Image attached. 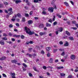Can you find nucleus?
<instances>
[{"mask_svg":"<svg viewBox=\"0 0 78 78\" xmlns=\"http://www.w3.org/2000/svg\"><path fill=\"white\" fill-rule=\"evenodd\" d=\"M24 29L26 30V32L29 35H32V34H34V32H32L29 28H27V27H25Z\"/></svg>","mask_w":78,"mask_h":78,"instance_id":"f257e3e1","label":"nucleus"},{"mask_svg":"<svg viewBox=\"0 0 78 78\" xmlns=\"http://www.w3.org/2000/svg\"><path fill=\"white\" fill-rule=\"evenodd\" d=\"M53 7L54 8H53L52 7H49L48 9V10L49 11H50V12H53V9H56V5H54Z\"/></svg>","mask_w":78,"mask_h":78,"instance_id":"f03ea898","label":"nucleus"},{"mask_svg":"<svg viewBox=\"0 0 78 78\" xmlns=\"http://www.w3.org/2000/svg\"><path fill=\"white\" fill-rule=\"evenodd\" d=\"M8 11L9 12V15H11L13 14V12H12V8H10L8 9Z\"/></svg>","mask_w":78,"mask_h":78,"instance_id":"7ed1b4c3","label":"nucleus"},{"mask_svg":"<svg viewBox=\"0 0 78 78\" xmlns=\"http://www.w3.org/2000/svg\"><path fill=\"white\" fill-rule=\"evenodd\" d=\"M45 11H46V9L45 8H43L42 14L45 15L47 14V12Z\"/></svg>","mask_w":78,"mask_h":78,"instance_id":"20e7f679","label":"nucleus"},{"mask_svg":"<svg viewBox=\"0 0 78 78\" xmlns=\"http://www.w3.org/2000/svg\"><path fill=\"white\" fill-rule=\"evenodd\" d=\"M63 30V28L62 27H60L58 29L57 31H58V33L62 32Z\"/></svg>","mask_w":78,"mask_h":78,"instance_id":"39448f33","label":"nucleus"},{"mask_svg":"<svg viewBox=\"0 0 78 78\" xmlns=\"http://www.w3.org/2000/svg\"><path fill=\"white\" fill-rule=\"evenodd\" d=\"M75 55H71L70 56V58L71 59H73V60H74L75 59Z\"/></svg>","mask_w":78,"mask_h":78,"instance_id":"423d86ee","label":"nucleus"},{"mask_svg":"<svg viewBox=\"0 0 78 78\" xmlns=\"http://www.w3.org/2000/svg\"><path fill=\"white\" fill-rule=\"evenodd\" d=\"M11 76L12 78H16V74H15V73H11Z\"/></svg>","mask_w":78,"mask_h":78,"instance_id":"0eeeda50","label":"nucleus"},{"mask_svg":"<svg viewBox=\"0 0 78 78\" xmlns=\"http://www.w3.org/2000/svg\"><path fill=\"white\" fill-rule=\"evenodd\" d=\"M44 25L42 24H41L39 26V27L40 29L42 28H44Z\"/></svg>","mask_w":78,"mask_h":78,"instance_id":"6e6552de","label":"nucleus"},{"mask_svg":"<svg viewBox=\"0 0 78 78\" xmlns=\"http://www.w3.org/2000/svg\"><path fill=\"white\" fill-rule=\"evenodd\" d=\"M46 32H40L39 33V34L40 36H43V35H44V34H46Z\"/></svg>","mask_w":78,"mask_h":78,"instance_id":"1a4fd4ad","label":"nucleus"},{"mask_svg":"<svg viewBox=\"0 0 78 78\" xmlns=\"http://www.w3.org/2000/svg\"><path fill=\"white\" fill-rule=\"evenodd\" d=\"M14 2H15L16 3H21V1L19 0H14Z\"/></svg>","mask_w":78,"mask_h":78,"instance_id":"9d476101","label":"nucleus"},{"mask_svg":"<svg viewBox=\"0 0 78 78\" xmlns=\"http://www.w3.org/2000/svg\"><path fill=\"white\" fill-rule=\"evenodd\" d=\"M0 44L1 45H5V42L2 40H1L0 41Z\"/></svg>","mask_w":78,"mask_h":78,"instance_id":"9b49d317","label":"nucleus"},{"mask_svg":"<svg viewBox=\"0 0 78 78\" xmlns=\"http://www.w3.org/2000/svg\"><path fill=\"white\" fill-rule=\"evenodd\" d=\"M33 20H29L28 21V24H31L33 23Z\"/></svg>","mask_w":78,"mask_h":78,"instance_id":"f8f14e48","label":"nucleus"},{"mask_svg":"<svg viewBox=\"0 0 78 78\" xmlns=\"http://www.w3.org/2000/svg\"><path fill=\"white\" fill-rule=\"evenodd\" d=\"M17 62V61L16 60H12V63H15V64H17V63H16Z\"/></svg>","mask_w":78,"mask_h":78,"instance_id":"ddd939ff","label":"nucleus"},{"mask_svg":"<svg viewBox=\"0 0 78 78\" xmlns=\"http://www.w3.org/2000/svg\"><path fill=\"white\" fill-rule=\"evenodd\" d=\"M5 59H6V57L5 56H3L1 58H0V60L3 61V60H5Z\"/></svg>","mask_w":78,"mask_h":78,"instance_id":"4468645a","label":"nucleus"},{"mask_svg":"<svg viewBox=\"0 0 78 78\" xmlns=\"http://www.w3.org/2000/svg\"><path fill=\"white\" fill-rule=\"evenodd\" d=\"M68 45H69V43L68 42H67V41H66L65 44H64V46L65 47H67Z\"/></svg>","mask_w":78,"mask_h":78,"instance_id":"2eb2a0df","label":"nucleus"},{"mask_svg":"<svg viewBox=\"0 0 78 78\" xmlns=\"http://www.w3.org/2000/svg\"><path fill=\"white\" fill-rule=\"evenodd\" d=\"M53 58H51L49 60V62L50 63H53Z\"/></svg>","mask_w":78,"mask_h":78,"instance_id":"dca6fc26","label":"nucleus"},{"mask_svg":"<svg viewBox=\"0 0 78 78\" xmlns=\"http://www.w3.org/2000/svg\"><path fill=\"white\" fill-rule=\"evenodd\" d=\"M64 67L63 66H59L57 67V69H63Z\"/></svg>","mask_w":78,"mask_h":78,"instance_id":"f3484780","label":"nucleus"},{"mask_svg":"<svg viewBox=\"0 0 78 78\" xmlns=\"http://www.w3.org/2000/svg\"><path fill=\"white\" fill-rule=\"evenodd\" d=\"M66 34L67 35H68V36H70V33L69 32V31H66Z\"/></svg>","mask_w":78,"mask_h":78,"instance_id":"a211bd4d","label":"nucleus"},{"mask_svg":"<svg viewBox=\"0 0 78 78\" xmlns=\"http://www.w3.org/2000/svg\"><path fill=\"white\" fill-rule=\"evenodd\" d=\"M46 25L47 27H50L51 26V24L48 23H46Z\"/></svg>","mask_w":78,"mask_h":78,"instance_id":"6ab92c4d","label":"nucleus"},{"mask_svg":"<svg viewBox=\"0 0 78 78\" xmlns=\"http://www.w3.org/2000/svg\"><path fill=\"white\" fill-rule=\"evenodd\" d=\"M46 49L47 51H49V50H50L51 48H50V47H48L46 48Z\"/></svg>","mask_w":78,"mask_h":78,"instance_id":"aec40b11","label":"nucleus"},{"mask_svg":"<svg viewBox=\"0 0 78 78\" xmlns=\"http://www.w3.org/2000/svg\"><path fill=\"white\" fill-rule=\"evenodd\" d=\"M17 16L19 17L20 18L22 17V15H21V14H20V13H18L17 14Z\"/></svg>","mask_w":78,"mask_h":78,"instance_id":"412c9836","label":"nucleus"},{"mask_svg":"<svg viewBox=\"0 0 78 78\" xmlns=\"http://www.w3.org/2000/svg\"><path fill=\"white\" fill-rule=\"evenodd\" d=\"M64 3L66 6H69V4H68V3L67 2H64Z\"/></svg>","mask_w":78,"mask_h":78,"instance_id":"4be33fe9","label":"nucleus"},{"mask_svg":"<svg viewBox=\"0 0 78 78\" xmlns=\"http://www.w3.org/2000/svg\"><path fill=\"white\" fill-rule=\"evenodd\" d=\"M22 21L23 22H25V17H23Z\"/></svg>","mask_w":78,"mask_h":78,"instance_id":"5701e85b","label":"nucleus"},{"mask_svg":"<svg viewBox=\"0 0 78 78\" xmlns=\"http://www.w3.org/2000/svg\"><path fill=\"white\" fill-rule=\"evenodd\" d=\"M2 40H4V41H7V38L6 37H4L2 38Z\"/></svg>","mask_w":78,"mask_h":78,"instance_id":"b1692460","label":"nucleus"},{"mask_svg":"<svg viewBox=\"0 0 78 78\" xmlns=\"http://www.w3.org/2000/svg\"><path fill=\"white\" fill-rule=\"evenodd\" d=\"M65 52H62L61 55L62 56H64L65 55Z\"/></svg>","mask_w":78,"mask_h":78,"instance_id":"393cba45","label":"nucleus"},{"mask_svg":"<svg viewBox=\"0 0 78 78\" xmlns=\"http://www.w3.org/2000/svg\"><path fill=\"white\" fill-rule=\"evenodd\" d=\"M27 55L29 56V57H30V58L32 57V55L30 54H27Z\"/></svg>","mask_w":78,"mask_h":78,"instance_id":"a878e982","label":"nucleus"},{"mask_svg":"<svg viewBox=\"0 0 78 78\" xmlns=\"http://www.w3.org/2000/svg\"><path fill=\"white\" fill-rule=\"evenodd\" d=\"M57 16H58V17L59 18H61V16L60 15H59V14H58L56 15Z\"/></svg>","mask_w":78,"mask_h":78,"instance_id":"bb28decb","label":"nucleus"},{"mask_svg":"<svg viewBox=\"0 0 78 78\" xmlns=\"http://www.w3.org/2000/svg\"><path fill=\"white\" fill-rule=\"evenodd\" d=\"M60 75L61 76H65V74L64 73H61L60 74Z\"/></svg>","mask_w":78,"mask_h":78,"instance_id":"cd10ccee","label":"nucleus"},{"mask_svg":"<svg viewBox=\"0 0 78 78\" xmlns=\"http://www.w3.org/2000/svg\"><path fill=\"white\" fill-rule=\"evenodd\" d=\"M34 3H39V1L38 0H34Z\"/></svg>","mask_w":78,"mask_h":78,"instance_id":"c85d7f7f","label":"nucleus"},{"mask_svg":"<svg viewBox=\"0 0 78 78\" xmlns=\"http://www.w3.org/2000/svg\"><path fill=\"white\" fill-rule=\"evenodd\" d=\"M23 66H24L25 67H27V66L25 63H23Z\"/></svg>","mask_w":78,"mask_h":78,"instance_id":"c756f323","label":"nucleus"},{"mask_svg":"<svg viewBox=\"0 0 78 78\" xmlns=\"http://www.w3.org/2000/svg\"><path fill=\"white\" fill-rule=\"evenodd\" d=\"M21 37L22 39H23L25 38V37L23 35H21Z\"/></svg>","mask_w":78,"mask_h":78,"instance_id":"7c9ffc66","label":"nucleus"},{"mask_svg":"<svg viewBox=\"0 0 78 78\" xmlns=\"http://www.w3.org/2000/svg\"><path fill=\"white\" fill-rule=\"evenodd\" d=\"M69 38L70 39V40H71V41H73V37H69Z\"/></svg>","mask_w":78,"mask_h":78,"instance_id":"2f4dec72","label":"nucleus"},{"mask_svg":"<svg viewBox=\"0 0 78 78\" xmlns=\"http://www.w3.org/2000/svg\"><path fill=\"white\" fill-rule=\"evenodd\" d=\"M11 20L12 22H14L16 20V19L15 18H12L11 19Z\"/></svg>","mask_w":78,"mask_h":78,"instance_id":"473e14b6","label":"nucleus"},{"mask_svg":"<svg viewBox=\"0 0 78 78\" xmlns=\"http://www.w3.org/2000/svg\"><path fill=\"white\" fill-rule=\"evenodd\" d=\"M2 75L3 77H5V78H6L7 77V76H6V75H5V74H3Z\"/></svg>","mask_w":78,"mask_h":78,"instance_id":"72a5a7b5","label":"nucleus"},{"mask_svg":"<svg viewBox=\"0 0 78 78\" xmlns=\"http://www.w3.org/2000/svg\"><path fill=\"white\" fill-rule=\"evenodd\" d=\"M29 76H30V77L33 76V75H32V74H31V73H29Z\"/></svg>","mask_w":78,"mask_h":78,"instance_id":"f704fd0d","label":"nucleus"},{"mask_svg":"<svg viewBox=\"0 0 78 78\" xmlns=\"http://www.w3.org/2000/svg\"><path fill=\"white\" fill-rule=\"evenodd\" d=\"M14 37H20V35H14Z\"/></svg>","mask_w":78,"mask_h":78,"instance_id":"c9c22d12","label":"nucleus"},{"mask_svg":"<svg viewBox=\"0 0 78 78\" xmlns=\"http://www.w3.org/2000/svg\"><path fill=\"white\" fill-rule=\"evenodd\" d=\"M57 50H58L57 49H54V50L53 51V53H55L56 51H57Z\"/></svg>","mask_w":78,"mask_h":78,"instance_id":"e433bc0d","label":"nucleus"},{"mask_svg":"<svg viewBox=\"0 0 78 78\" xmlns=\"http://www.w3.org/2000/svg\"><path fill=\"white\" fill-rule=\"evenodd\" d=\"M53 25H57V22H56V21L55 22L53 23Z\"/></svg>","mask_w":78,"mask_h":78,"instance_id":"4c0bfd02","label":"nucleus"},{"mask_svg":"<svg viewBox=\"0 0 78 78\" xmlns=\"http://www.w3.org/2000/svg\"><path fill=\"white\" fill-rule=\"evenodd\" d=\"M3 5L2 4H0V8H3Z\"/></svg>","mask_w":78,"mask_h":78,"instance_id":"58836bf2","label":"nucleus"},{"mask_svg":"<svg viewBox=\"0 0 78 78\" xmlns=\"http://www.w3.org/2000/svg\"><path fill=\"white\" fill-rule=\"evenodd\" d=\"M43 68L44 70L47 69V67H46L45 66H43Z\"/></svg>","mask_w":78,"mask_h":78,"instance_id":"ea45409f","label":"nucleus"},{"mask_svg":"<svg viewBox=\"0 0 78 78\" xmlns=\"http://www.w3.org/2000/svg\"><path fill=\"white\" fill-rule=\"evenodd\" d=\"M33 69H34V70H35V71H36V72H38V70H37V69H36V68L34 67Z\"/></svg>","mask_w":78,"mask_h":78,"instance_id":"a19ab883","label":"nucleus"},{"mask_svg":"<svg viewBox=\"0 0 78 78\" xmlns=\"http://www.w3.org/2000/svg\"><path fill=\"white\" fill-rule=\"evenodd\" d=\"M17 14H15V17L14 16H13V18H16V17H17Z\"/></svg>","mask_w":78,"mask_h":78,"instance_id":"79ce46f5","label":"nucleus"},{"mask_svg":"<svg viewBox=\"0 0 78 78\" xmlns=\"http://www.w3.org/2000/svg\"><path fill=\"white\" fill-rule=\"evenodd\" d=\"M4 4L5 5H8V3L7 2H4Z\"/></svg>","mask_w":78,"mask_h":78,"instance_id":"37998d69","label":"nucleus"},{"mask_svg":"<svg viewBox=\"0 0 78 78\" xmlns=\"http://www.w3.org/2000/svg\"><path fill=\"white\" fill-rule=\"evenodd\" d=\"M33 11H31L30 12V16H31V15H32V14H33Z\"/></svg>","mask_w":78,"mask_h":78,"instance_id":"c03bdc74","label":"nucleus"},{"mask_svg":"<svg viewBox=\"0 0 78 78\" xmlns=\"http://www.w3.org/2000/svg\"><path fill=\"white\" fill-rule=\"evenodd\" d=\"M55 16H54V18L52 19V21L53 22L55 21Z\"/></svg>","mask_w":78,"mask_h":78,"instance_id":"a18cd8bd","label":"nucleus"},{"mask_svg":"<svg viewBox=\"0 0 78 78\" xmlns=\"http://www.w3.org/2000/svg\"><path fill=\"white\" fill-rule=\"evenodd\" d=\"M26 17H28L29 16V15L28 14L26 13L25 14Z\"/></svg>","mask_w":78,"mask_h":78,"instance_id":"49530a36","label":"nucleus"},{"mask_svg":"<svg viewBox=\"0 0 78 78\" xmlns=\"http://www.w3.org/2000/svg\"><path fill=\"white\" fill-rule=\"evenodd\" d=\"M58 62L59 60H58V59H56L55 60V62L56 63Z\"/></svg>","mask_w":78,"mask_h":78,"instance_id":"de8ad7c7","label":"nucleus"},{"mask_svg":"<svg viewBox=\"0 0 78 78\" xmlns=\"http://www.w3.org/2000/svg\"><path fill=\"white\" fill-rule=\"evenodd\" d=\"M16 25L17 27H19L20 25L19 23H16Z\"/></svg>","mask_w":78,"mask_h":78,"instance_id":"09e8293b","label":"nucleus"},{"mask_svg":"<svg viewBox=\"0 0 78 78\" xmlns=\"http://www.w3.org/2000/svg\"><path fill=\"white\" fill-rule=\"evenodd\" d=\"M12 27H13V26H12V24H10V25H9V28H12Z\"/></svg>","mask_w":78,"mask_h":78,"instance_id":"8fccbe9b","label":"nucleus"},{"mask_svg":"<svg viewBox=\"0 0 78 78\" xmlns=\"http://www.w3.org/2000/svg\"><path fill=\"white\" fill-rule=\"evenodd\" d=\"M59 44H60V45H62V44H63V42H62V41H60L59 42Z\"/></svg>","mask_w":78,"mask_h":78,"instance_id":"3c124183","label":"nucleus"},{"mask_svg":"<svg viewBox=\"0 0 78 78\" xmlns=\"http://www.w3.org/2000/svg\"><path fill=\"white\" fill-rule=\"evenodd\" d=\"M70 3H71L72 5H74V3H73V2L72 1H69Z\"/></svg>","mask_w":78,"mask_h":78,"instance_id":"603ef678","label":"nucleus"},{"mask_svg":"<svg viewBox=\"0 0 78 78\" xmlns=\"http://www.w3.org/2000/svg\"><path fill=\"white\" fill-rule=\"evenodd\" d=\"M72 28L74 30H76L77 29V28L76 27H72Z\"/></svg>","mask_w":78,"mask_h":78,"instance_id":"864d4df0","label":"nucleus"},{"mask_svg":"<svg viewBox=\"0 0 78 78\" xmlns=\"http://www.w3.org/2000/svg\"><path fill=\"white\" fill-rule=\"evenodd\" d=\"M41 54H44V51L43 50H42L41 52Z\"/></svg>","mask_w":78,"mask_h":78,"instance_id":"5fc2aeb1","label":"nucleus"},{"mask_svg":"<svg viewBox=\"0 0 78 78\" xmlns=\"http://www.w3.org/2000/svg\"><path fill=\"white\" fill-rule=\"evenodd\" d=\"M73 24H75L76 23V21H73L72 22Z\"/></svg>","mask_w":78,"mask_h":78,"instance_id":"6e6d98bb","label":"nucleus"},{"mask_svg":"<svg viewBox=\"0 0 78 78\" xmlns=\"http://www.w3.org/2000/svg\"><path fill=\"white\" fill-rule=\"evenodd\" d=\"M48 22H50V23H51V22H52V20H51V19H49L48 20Z\"/></svg>","mask_w":78,"mask_h":78,"instance_id":"4d7b16f0","label":"nucleus"},{"mask_svg":"<svg viewBox=\"0 0 78 78\" xmlns=\"http://www.w3.org/2000/svg\"><path fill=\"white\" fill-rule=\"evenodd\" d=\"M29 51H31V50H32V48H29Z\"/></svg>","mask_w":78,"mask_h":78,"instance_id":"13d9d810","label":"nucleus"},{"mask_svg":"<svg viewBox=\"0 0 78 78\" xmlns=\"http://www.w3.org/2000/svg\"><path fill=\"white\" fill-rule=\"evenodd\" d=\"M74 72H78V70L77 69H75V70H74Z\"/></svg>","mask_w":78,"mask_h":78,"instance_id":"bf43d9fd","label":"nucleus"},{"mask_svg":"<svg viewBox=\"0 0 78 78\" xmlns=\"http://www.w3.org/2000/svg\"><path fill=\"white\" fill-rule=\"evenodd\" d=\"M4 11L5 13H8V12L6 10H4Z\"/></svg>","mask_w":78,"mask_h":78,"instance_id":"052dcab7","label":"nucleus"},{"mask_svg":"<svg viewBox=\"0 0 78 78\" xmlns=\"http://www.w3.org/2000/svg\"><path fill=\"white\" fill-rule=\"evenodd\" d=\"M72 78V76L70 75L68 77V78Z\"/></svg>","mask_w":78,"mask_h":78,"instance_id":"680f3d73","label":"nucleus"},{"mask_svg":"<svg viewBox=\"0 0 78 78\" xmlns=\"http://www.w3.org/2000/svg\"><path fill=\"white\" fill-rule=\"evenodd\" d=\"M3 36H4L6 37V36H7V35H6V34H3Z\"/></svg>","mask_w":78,"mask_h":78,"instance_id":"e2e57ef3","label":"nucleus"},{"mask_svg":"<svg viewBox=\"0 0 78 78\" xmlns=\"http://www.w3.org/2000/svg\"><path fill=\"white\" fill-rule=\"evenodd\" d=\"M9 35L10 36H11L12 35V34L11 33H10L9 34Z\"/></svg>","mask_w":78,"mask_h":78,"instance_id":"0e129e2a","label":"nucleus"},{"mask_svg":"<svg viewBox=\"0 0 78 78\" xmlns=\"http://www.w3.org/2000/svg\"><path fill=\"white\" fill-rule=\"evenodd\" d=\"M34 19L35 20H38V17H35Z\"/></svg>","mask_w":78,"mask_h":78,"instance_id":"69168bd1","label":"nucleus"},{"mask_svg":"<svg viewBox=\"0 0 78 78\" xmlns=\"http://www.w3.org/2000/svg\"><path fill=\"white\" fill-rule=\"evenodd\" d=\"M75 25L76 27L78 28V24H75Z\"/></svg>","mask_w":78,"mask_h":78,"instance_id":"338daca9","label":"nucleus"},{"mask_svg":"<svg viewBox=\"0 0 78 78\" xmlns=\"http://www.w3.org/2000/svg\"><path fill=\"white\" fill-rule=\"evenodd\" d=\"M40 78H44V77L43 76H39Z\"/></svg>","mask_w":78,"mask_h":78,"instance_id":"774afa93","label":"nucleus"}]
</instances>
